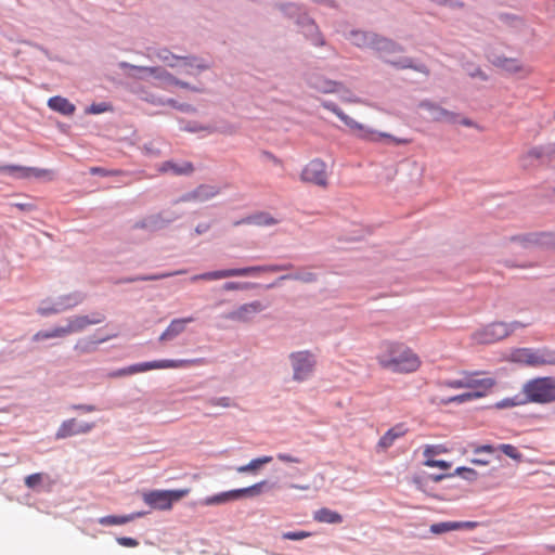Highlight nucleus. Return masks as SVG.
<instances>
[{
  "instance_id": "f257e3e1",
  "label": "nucleus",
  "mask_w": 555,
  "mask_h": 555,
  "mask_svg": "<svg viewBox=\"0 0 555 555\" xmlns=\"http://www.w3.org/2000/svg\"><path fill=\"white\" fill-rule=\"evenodd\" d=\"M375 360L380 369L393 374H412L422 366L420 356L411 347L395 340L380 343Z\"/></svg>"
},
{
  "instance_id": "f03ea898",
  "label": "nucleus",
  "mask_w": 555,
  "mask_h": 555,
  "mask_svg": "<svg viewBox=\"0 0 555 555\" xmlns=\"http://www.w3.org/2000/svg\"><path fill=\"white\" fill-rule=\"evenodd\" d=\"M530 325V322H502L495 321L489 323L478 330H476L472 334V340L476 344L480 345H490L496 341H500L509 335H512L515 331L519 328H525Z\"/></svg>"
},
{
  "instance_id": "7ed1b4c3",
  "label": "nucleus",
  "mask_w": 555,
  "mask_h": 555,
  "mask_svg": "<svg viewBox=\"0 0 555 555\" xmlns=\"http://www.w3.org/2000/svg\"><path fill=\"white\" fill-rule=\"evenodd\" d=\"M291 269H293L292 263L264 264V266L235 268V269H224V270L210 271V272H205L202 274L193 275L191 278V282H196L199 280L216 281V280L233 278V276H249V275H257V274L267 273V272L286 271V270H291Z\"/></svg>"
},
{
  "instance_id": "20e7f679",
  "label": "nucleus",
  "mask_w": 555,
  "mask_h": 555,
  "mask_svg": "<svg viewBox=\"0 0 555 555\" xmlns=\"http://www.w3.org/2000/svg\"><path fill=\"white\" fill-rule=\"evenodd\" d=\"M323 106L333 112L349 129L360 139L377 142L383 138L390 139L395 144H409L411 142L410 139H403V138H393L388 133L385 132H377L375 130H372L367 128L366 126L357 122L354 119L346 115L340 108H338L334 103L332 102H324Z\"/></svg>"
},
{
  "instance_id": "39448f33",
  "label": "nucleus",
  "mask_w": 555,
  "mask_h": 555,
  "mask_svg": "<svg viewBox=\"0 0 555 555\" xmlns=\"http://www.w3.org/2000/svg\"><path fill=\"white\" fill-rule=\"evenodd\" d=\"M509 360L514 363L541 367L555 365V350L542 348H516L511 351Z\"/></svg>"
},
{
  "instance_id": "423d86ee",
  "label": "nucleus",
  "mask_w": 555,
  "mask_h": 555,
  "mask_svg": "<svg viewBox=\"0 0 555 555\" xmlns=\"http://www.w3.org/2000/svg\"><path fill=\"white\" fill-rule=\"evenodd\" d=\"M522 392L529 402L540 404L555 402V376L532 378L524 385Z\"/></svg>"
},
{
  "instance_id": "0eeeda50",
  "label": "nucleus",
  "mask_w": 555,
  "mask_h": 555,
  "mask_svg": "<svg viewBox=\"0 0 555 555\" xmlns=\"http://www.w3.org/2000/svg\"><path fill=\"white\" fill-rule=\"evenodd\" d=\"M191 490L189 488L177 489V490H153L143 493V501L155 509L168 511L172 507V504L184 496H186Z\"/></svg>"
},
{
  "instance_id": "6e6552de",
  "label": "nucleus",
  "mask_w": 555,
  "mask_h": 555,
  "mask_svg": "<svg viewBox=\"0 0 555 555\" xmlns=\"http://www.w3.org/2000/svg\"><path fill=\"white\" fill-rule=\"evenodd\" d=\"M203 363V359L156 360L130 365L129 372H133V374H137L151 370L185 369L190 366L201 365Z\"/></svg>"
},
{
  "instance_id": "1a4fd4ad",
  "label": "nucleus",
  "mask_w": 555,
  "mask_h": 555,
  "mask_svg": "<svg viewBox=\"0 0 555 555\" xmlns=\"http://www.w3.org/2000/svg\"><path fill=\"white\" fill-rule=\"evenodd\" d=\"M293 367V378L296 382L308 379L315 366L314 356L310 351H297L289 356Z\"/></svg>"
},
{
  "instance_id": "9d476101",
  "label": "nucleus",
  "mask_w": 555,
  "mask_h": 555,
  "mask_svg": "<svg viewBox=\"0 0 555 555\" xmlns=\"http://www.w3.org/2000/svg\"><path fill=\"white\" fill-rule=\"evenodd\" d=\"M264 485H266V481L263 480V481L257 482L247 488L230 490V491H225V492H222V493H219L216 495H211V496L206 498L203 501V504L206 506L219 505V504L227 503L229 501L237 500V499H240L242 496H246V495L255 496V495H258L261 493L262 487Z\"/></svg>"
},
{
  "instance_id": "9b49d317",
  "label": "nucleus",
  "mask_w": 555,
  "mask_h": 555,
  "mask_svg": "<svg viewBox=\"0 0 555 555\" xmlns=\"http://www.w3.org/2000/svg\"><path fill=\"white\" fill-rule=\"evenodd\" d=\"M300 180L320 188L328 185V173L326 164L320 159H313L308 163L301 173Z\"/></svg>"
},
{
  "instance_id": "f8f14e48",
  "label": "nucleus",
  "mask_w": 555,
  "mask_h": 555,
  "mask_svg": "<svg viewBox=\"0 0 555 555\" xmlns=\"http://www.w3.org/2000/svg\"><path fill=\"white\" fill-rule=\"evenodd\" d=\"M351 39L353 44L360 47V48H374L376 50L383 51V50H395L396 46L385 39L379 38L375 34L364 33V31H353L351 33Z\"/></svg>"
},
{
  "instance_id": "ddd939ff",
  "label": "nucleus",
  "mask_w": 555,
  "mask_h": 555,
  "mask_svg": "<svg viewBox=\"0 0 555 555\" xmlns=\"http://www.w3.org/2000/svg\"><path fill=\"white\" fill-rule=\"evenodd\" d=\"M480 372L464 371L465 388L473 389V396L477 398L485 397L495 385L491 377L479 378Z\"/></svg>"
},
{
  "instance_id": "4468645a",
  "label": "nucleus",
  "mask_w": 555,
  "mask_h": 555,
  "mask_svg": "<svg viewBox=\"0 0 555 555\" xmlns=\"http://www.w3.org/2000/svg\"><path fill=\"white\" fill-rule=\"evenodd\" d=\"M104 320V315L102 313H93L91 315H75L67 320V325L65 326L66 334L79 333L86 330L90 325H95L101 323Z\"/></svg>"
},
{
  "instance_id": "2eb2a0df",
  "label": "nucleus",
  "mask_w": 555,
  "mask_h": 555,
  "mask_svg": "<svg viewBox=\"0 0 555 555\" xmlns=\"http://www.w3.org/2000/svg\"><path fill=\"white\" fill-rule=\"evenodd\" d=\"M130 67L155 76L157 79L160 80V86L163 88H166L168 86H179L181 88L191 89L193 91H197V92L201 91L199 89L191 87L188 82H183V81L175 78L169 73L160 70L157 67H138V66H132V65Z\"/></svg>"
},
{
  "instance_id": "dca6fc26",
  "label": "nucleus",
  "mask_w": 555,
  "mask_h": 555,
  "mask_svg": "<svg viewBox=\"0 0 555 555\" xmlns=\"http://www.w3.org/2000/svg\"><path fill=\"white\" fill-rule=\"evenodd\" d=\"M94 424L92 423H78L76 418L66 420L60 425L55 438L65 439L74 435L87 434L92 430Z\"/></svg>"
},
{
  "instance_id": "f3484780",
  "label": "nucleus",
  "mask_w": 555,
  "mask_h": 555,
  "mask_svg": "<svg viewBox=\"0 0 555 555\" xmlns=\"http://www.w3.org/2000/svg\"><path fill=\"white\" fill-rule=\"evenodd\" d=\"M494 64L508 74H519L521 77H527L532 73L528 65L522 64L517 59L498 57Z\"/></svg>"
},
{
  "instance_id": "a211bd4d",
  "label": "nucleus",
  "mask_w": 555,
  "mask_h": 555,
  "mask_svg": "<svg viewBox=\"0 0 555 555\" xmlns=\"http://www.w3.org/2000/svg\"><path fill=\"white\" fill-rule=\"evenodd\" d=\"M263 310V306L260 301H253L249 304H245L237 308L236 310L230 312L227 318L241 322H248L251 318L258 312Z\"/></svg>"
},
{
  "instance_id": "6ab92c4d",
  "label": "nucleus",
  "mask_w": 555,
  "mask_h": 555,
  "mask_svg": "<svg viewBox=\"0 0 555 555\" xmlns=\"http://www.w3.org/2000/svg\"><path fill=\"white\" fill-rule=\"evenodd\" d=\"M193 317L188 318H181V319H173L167 328L159 336L160 341H168L176 338L178 335L183 333L185 331V326L188 323L194 322Z\"/></svg>"
},
{
  "instance_id": "aec40b11",
  "label": "nucleus",
  "mask_w": 555,
  "mask_h": 555,
  "mask_svg": "<svg viewBox=\"0 0 555 555\" xmlns=\"http://www.w3.org/2000/svg\"><path fill=\"white\" fill-rule=\"evenodd\" d=\"M116 336H117V334L107 335V336H103L100 338H94V337L80 338L75 344L74 349L78 354L91 353L96 350V348L100 344L105 343L112 338H115Z\"/></svg>"
},
{
  "instance_id": "412c9836",
  "label": "nucleus",
  "mask_w": 555,
  "mask_h": 555,
  "mask_svg": "<svg viewBox=\"0 0 555 555\" xmlns=\"http://www.w3.org/2000/svg\"><path fill=\"white\" fill-rule=\"evenodd\" d=\"M406 433V429L404 427L403 424H397L396 426L391 427L390 429H388L379 439L377 446L383 449V450H386L388 448H390L395 441L404 436Z\"/></svg>"
},
{
  "instance_id": "4be33fe9",
  "label": "nucleus",
  "mask_w": 555,
  "mask_h": 555,
  "mask_svg": "<svg viewBox=\"0 0 555 555\" xmlns=\"http://www.w3.org/2000/svg\"><path fill=\"white\" fill-rule=\"evenodd\" d=\"M48 106L62 115L72 116L76 107L73 103H70L66 98L56 95L52 96L48 100Z\"/></svg>"
},
{
  "instance_id": "5701e85b",
  "label": "nucleus",
  "mask_w": 555,
  "mask_h": 555,
  "mask_svg": "<svg viewBox=\"0 0 555 555\" xmlns=\"http://www.w3.org/2000/svg\"><path fill=\"white\" fill-rule=\"evenodd\" d=\"M422 107L428 109L433 114V119L437 121H449V122H455L456 121V115L452 112H449L440 106H437L435 104L424 102L421 104Z\"/></svg>"
},
{
  "instance_id": "b1692460",
  "label": "nucleus",
  "mask_w": 555,
  "mask_h": 555,
  "mask_svg": "<svg viewBox=\"0 0 555 555\" xmlns=\"http://www.w3.org/2000/svg\"><path fill=\"white\" fill-rule=\"evenodd\" d=\"M550 235L545 233L540 234H527L522 236H513L511 238L512 242H516L521 244L525 247L533 246V245H546L548 242Z\"/></svg>"
},
{
  "instance_id": "393cba45",
  "label": "nucleus",
  "mask_w": 555,
  "mask_h": 555,
  "mask_svg": "<svg viewBox=\"0 0 555 555\" xmlns=\"http://www.w3.org/2000/svg\"><path fill=\"white\" fill-rule=\"evenodd\" d=\"M144 513H132L129 515H109L104 516L99 519V524L103 526H118V525H125L127 522H130L134 520L135 518H139L143 516Z\"/></svg>"
},
{
  "instance_id": "a878e982",
  "label": "nucleus",
  "mask_w": 555,
  "mask_h": 555,
  "mask_svg": "<svg viewBox=\"0 0 555 555\" xmlns=\"http://www.w3.org/2000/svg\"><path fill=\"white\" fill-rule=\"evenodd\" d=\"M313 519L321 524H340L343 521V516L335 511L322 507L314 512Z\"/></svg>"
},
{
  "instance_id": "bb28decb",
  "label": "nucleus",
  "mask_w": 555,
  "mask_h": 555,
  "mask_svg": "<svg viewBox=\"0 0 555 555\" xmlns=\"http://www.w3.org/2000/svg\"><path fill=\"white\" fill-rule=\"evenodd\" d=\"M160 171L162 172H172L177 176H182V175H190L194 171V167L192 165V163L190 162H183L181 164H176V163H172V162H166L162 165L160 167Z\"/></svg>"
},
{
  "instance_id": "cd10ccee",
  "label": "nucleus",
  "mask_w": 555,
  "mask_h": 555,
  "mask_svg": "<svg viewBox=\"0 0 555 555\" xmlns=\"http://www.w3.org/2000/svg\"><path fill=\"white\" fill-rule=\"evenodd\" d=\"M272 456L264 455L261 457H257L251 460L248 464L242 465L236 467V472L240 474H246V473H256L259 470L263 465L269 464L272 462Z\"/></svg>"
},
{
  "instance_id": "c85d7f7f",
  "label": "nucleus",
  "mask_w": 555,
  "mask_h": 555,
  "mask_svg": "<svg viewBox=\"0 0 555 555\" xmlns=\"http://www.w3.org/2000/svg\"><path fill=\"white\" fill-rule=\"evenodd\" d=\"M311 86L317 91L322 92V93H335V92H339V90H340L339 83L332 81V80L322 79V78H315L313 81H311Z\"/></svg>"
},
{
  "instance_id": "c756f323",
  "label": "nucleus",
  "mask_w": 555,
  "mask_h": 555,
  "mask_svg": "<svg viewBox=\"0 0 555 555\" xmlns=\"http://www.w3.org/2000/svg\"><path fill=\"white\" fill-rule=\"evenodd\" d=\"M82 298L79 294H68L61 296L56 301V306L60 309V312L66 311L79 305Z\"/></svg>"
},
{
  "instance_id": "7c9ffc66",
  "label": "nucleus",
  "mask_w": 555,
  "mask_h": 555,
  "mask_svg": "<svg viewBox=\"0 0 555 555\" xmlns=\"http://www.w3.org/2000/svg\"><path fill=\"white\" fill-rule=\"evenodd\" d=\"M219 188L214 185L202 184L195 189V197L198 202H206L218 195Z\"/></svg>"
},
{
  "instance_id": "2f4dec72",
  "label": "nucleus",
  "mask_w": 555,
  "mask_h": 555,
  "mask_svg": "<svg viewBox=\"0 0 555 555\" xmlns=\"http://www.w3.org/2000/svg\"><path fill=\"white\" fill-rule=\"evenodd\" d=\"M67 336L65 326H57L50 331H39L33 336V340L39 341L50 338L65 337Z\"/></svg>"
},
{
  "instance_id": "473e14b6",
  "label": "nucleus",
  "mask_w": 555,
  "mask_h": 555,
  "mask_svg": "<svg viewBox=\"0 0 555 555\" xmlns=\"http://www.w3.org/2000/svg\"><path fill=\"white\" fill-rule=\"evenodd\" d=\"M142 99H143L145 102L151 103V104H153V105H166V104H168V105H171V106H173V107H177V108H179V109H181V111H185V109H188V108H189V106H188V105H183V104L178 105V104H177V102H176L175 100H172V99H169V100H163V99H160V98H158V96H156V95L149 94V93H144V96H143Z\"/></svg>"
},
{
  "instance_id": "72a5a7b5",
  "label": "nucleus",
  "mask_w": 555,
  "mask_h": 555,
  "mask_svg": "<svg viewBox=\"0 0 555 555\" xmlns=\"http://www.w3.org/2000/svg\"><path fill=\"white\" fill-rule=\"evenodd\" d=\"M25 179L28 178H37V179H46L52 180L54 177V172L50 169H40L35 167H26V175H24Z\"/></svg>"
},
{
  "instance_id": "f704fd0d",
  "label": "nucleus",
  "mask_w": 555,
  "mask_h": 555,
  "mask_svg": "<svg viewBox=\"0 0 555 555\" xmlns=\"http://www.w3.org/2000/svg\"><path fill=\"white\" fill-rule=\"evenodd\" d=\"M0 173H8L18 179H25L26 167L20 165H0Z\"/></svg>"
},
{
  "instance_id": "c9c22d12",
  "label": "nucleus",
  "mask_w": 555,
  "mask_h": 555,
  "mask_svg": "<svg viewBox=\"0 0 555 555\" xmlns=\"http://www.w3.org/2000/svg\"><path fill=\"white\" fill-rule=\"evenodd\" d=\"M185 272H186L185 270H178V271H173V272H165V273H159V274L132 278V279H129L127 281L128 282L157 281V280H163V279L170 278V276L178 275V274H183Z\"/></svg>"
},
{
  "instance_id": "e433bc0d",
  "label": "nucleus",
  "mask_w": 555,
  "mask_h": 555,
  "mask_svg": "<svg viewBox=\"0 0 555 555\" xmlns=\"http://www.w3.org/2000/svg\"><path fill=\"white\" fill-rule=\"evenodd\" d=\"M429 530L434 534H442L449 531H455V521H442L433 524Z\"/></svg>"
},
{
  "instance_id": "4c0bfd02",
  "label": "nucleus",
  "mask_w": 555,
  "mask_h": 555,
  "mask_svg": "<svg viewBox=\"0 0 555 555\" xmlns=\"http://www.w3.org/2000/svg\"><path fill=\"white\" fill-rule=\"evenodd\" d=\"M280 280H296L305 283H311L317 281V275L313 272H304L296 274H287L280 278Z\"/></svg>"
},
{
  "instance_id": "58836bf2",
  "label": "nucleus",
  "mask_w": 555,
  "mask_h": 555,
  "mask_svg": "<svg viewBox=\"0 0 555 555\" xmlns=\"http://www.w3.org/2000/svg\"><path fill=\"white\" fill-rule=\"evenodd\" d=\"M500 451H502L506 456L515 460V461H521L522 454L518 451V449L508 443H503L498 447Z\"/></svg>"
},
{
  "instance_id": "ea45409f",
  "label": "nucleus",
  "mask_w": 555,
  "mask_h": 555,
  "mask_svg": "<svg viewBox=\"0 0 555 555\" xmlns=\"http://www.w3.org/2000/svg\"><path fill=\"white\" fill-rule=\"evenodd\" d=\"M441 384H442V386H444L447 388H452V389L465 388L464 372L460 373V376L457 378L446 379Z\"/></svg>"
},
{
  "instance_id": "a19ab883",
  "label": "nucleus",
  "mask_w": 555,
  "mask_h": 555,
  "mask_svg": "<svg viewBox=\"0 0 555 555\" xmlns=\"http://www.w3.org/2000/svg\"><path fill=\"white\" fill-rule=\"evenodd\" d=\"M442 452H446V449L442 448L441 446L427 444L424 448L423 454L426 460H434L435 455L440 454Z\"/></svg>"
},
{
  "instance_id": "79ce46f5",
  "label": "nucleus",
  "mask_w": 555,
  "mask_h": 555,
  "mask_svg": "<svg viewBox=\"0 0 555 555\" xmlns=\"http://www.w3.org/2000/svg\"><path fill=\"white\" fill-rule=\"evenodd\" d=\"M37 311L40 315L43 317L60 313V309L55 302L52 305H46V302H42V305L38 308Z\"/></svg>"
},
{
  "instance_id": "37998d69",
  "label": "nucleus",
  "mask_w": 555,
  "mask_h": 555,
  "mask_svg": "<svg viewBox=\"0 0 555 555\" xmlns=\"http://www.w3.org/2000/svg\"><path fill=\"white\" fill-rule=\"evenodd\" d=\"M311 537V532L308 531H295L284 532L282 538L285 540L298 541Z\"/></svg>"
},
{
  "instance_id": "c03bdc74",
  "label": "nucleus",
  "mask_w": 555,
  "mask_h": 555,
  "mask_svg": "<svg viewBox=\"0 0 555 555\" xmlns=\"http://www.w3.org/2000/svg\"><path fill=\"white\" fill-rule=\"evenodd\" d=\"M41 481H42V474H40V473L28 475L25 478V485L29 489H35L36 487H38L41 483Z\"/></svg>"
},
{
  "instance_id": "a18cd8bd",
  "label": "nucleus",
  "mask_w": 555,
  "mask_h": 555,
  "mask_svg": "<svg viewBox=\"0 0 555 555\" xmlns=\"http://www.w3.org/2000/svg\"><path fill=\"white\" fill-rule=\"evenodd\" d=\"M425 466L428 467H438L441 469H449L451 467V463L443 461V460H425L424 462Z\"/></svg>"
},
{
  "instance_id": "49530a36",
  "label": "nucleus",
  "mask_w": 555,
  "mask_h": 555,
  "mask_svg": "<svg viewBox=\"0 0 555 555\" xmlns=\"http://www.w3.org/2000/svg\"><path fill=\"white\" fill-rule=\"evenodd\" d=\"M454 475H461L464 478L469 479V480L476 479V477H477L476 470L468 468V467H457L455 469Z\"/></svg>"
},
{
  "instance_id": "de8ad7c7",
  "label": "nucleus",
  "mask_w": 555,
  "mask_h": 555,
  "mask_svg": "<svg viewBox=\"0 0 555 555\" xmlns=\"http://www.w3.org/2000/svg\"><path fill=\"white\" fill-rule=\"evenodd\" d=\"M208 403L212 406H223V408H229L232 405L231 399L229 397L212 398L208 401Z\"/></svg>"
},
{
  "instance_id": "09e8293b",
  "label": "nucleus",
  "mask_w": 555,
  "mask_h": 555,
  "mask_svg": "<svg viewBox=\"0 0 555 555\" xmlns=\"http://www.w3.org/2000/svg\"><path fill=\"white\" fill-rule=\"evenodd\" d=\"M117 543L125 547H135L139 545L138 540L128 537H119L116 539Z\"/></svg>"
},
{
  "instance_id": "8fccbe9b",
  "label": "nucleus",
  "mask_w": 555,
  "mask_h": 555,
  "mask_svg": "<svg viewBox=\"0 0 555 555\" xmlns=\"http://www.w3.org/2000/svg\"><path fill=\"white\" fill-rule=\"evenodd\" d=\"M478 525L477 521H455V530H474Z\"/></svg>"
},
{
  "instance_id": "3c124183",
  "label": "nucleus",
  "mask_w": 555,
  "mask_h": 555,
  "mask_svg": "<svg viewBox=\"0 0 555 555\" xmlns=\"http://www.w3.org/2000/svg\"><path fill=\"white\" fill-rule=\"evenodd\" d=\"M249 284L247 283H240V282H227L223 284L224 291H238V289H245L248 287Z\"/></svg>"
},
{
  "instance_id": "603ef678",
  "label": "nucleus",
  "mask_w": 555,
  "mask_h": 555,
  "mask_svg": "<svg viewBox=\"0 0 555 555\" xmlns=\"http://www.w3.org/2000/svg\"><path fill=\"white\" fill-rule=\"evenodd\" d=\"M106 109H107L106 105L101 103V104H92L91 106H89L87 108L86 112L89 114H101V113H104Z\"/></svg>"
},
{
  "instance_id": "864d4df0",
  "label": "nucleus",
  "mask_w": 555,
  "mask_h": 555,
  "mask_svg": "<svg viewBox=\"0 0 555 555\" xmlns=\"http://www.w3.org/2000/svg\"><path fill=\"white\" fill-rule=\"evenodd\" d=\"M476 397L473 396L472 392H467V393H462V395H459V396H455L453 398H451L448 402H465L467 400H472V399H475Z\"/></svg>"
},
{
  "instance_id": "5fc2aeb1",
  "label": "nucleus",
  "mask_w": 555,
  "mask_h": 555,
  "mask_svg": "<svg viewBox=\"0 0 555 555\" xmlns=\"http://www.w3.org/2000/svg\"><path fill=\"white\" fill-rule=\"evenodd\" d=\"M278 460L285 463H300V460L298 457L292 456L286 453H279L276 455Z\"/></svg>"
},
{
  "instance_id": "6e6d98bb",
  "label": "nucleus",
  "mask_w": 555,
  "mask_h": 555,
  "mask_svg": "<svg viewBox=\"0 0 555 555\" xmlns=\"http://www.w3.org/2000/svg\"><path fill=\"white\" fill-rule=\"evenodd\" d=\"M177 202H198L197 197H195V190L183 194Z\"/></svg>"
},
{
  "instance_id": "4d7b16f0",
  "label": "nucleus",
  "mask_w": 555,
  "mask_h": 555,
  "mask_svg": "<svg viewBox=\"0 0 555 555\" xmlns=\"http://www.w3.org/2000/svg\"><path fill=\"white\" fill-rule=\"evenodd\" d=\"M474 452L475 453H493L494 452V448L491 446V444H483V446H478L474 449Z\"/></svg>"
},
{
  "instance_id": "13d9d810",
  "label": "nucleus",
  "mask_w": 555,
  "mask_h": 555,
  "mask_svg": "<svg viewBox=\"0 0 555 555\" xmlns=\"http://www.w3.org/2000/svg\"><path fill=\"white\" fill-rule=\"evenodd\" d=\"M13 206L22 211H31L35 209V206L30 203H15Z\"/></svg>"
},
{
  "instance_id": "bf43d9fd",
  "label": "nucleus",
  "mask_w": 555,
  "mask_h": 555,
  "mask_svg": "<svg viewBox=\"0 0 555 555\" xmlns=\"http://www.w3.org/2000/svg\"><path fill=\"white\" fill-rule=\"evenodd\" d=\"M129 370H130V366L120 369V370L112 373L111 376L112 377H119V376H125V375H132L133 372H129Z\"/></svg>"
},
{
  "instance_id": "052dcab7",
  "label": "nucleus",
  "mask_w": 555,
  "mask_h": 555,
  "mask_svg": "<svg viewBox=\"0 0 555 555\" xmlns=\"http://www.w3.org/2000/svg\"><path fill=\"white\" fill-rule=\"evenodd\" d=\"M75 409L87 413L95 411V406L90 404H79L76 405Z\"/></svg>"
},
{
  "instance_id": "680f3d73",
  "label": "nucleus",
  "mask_w": 555,
  "mask_h": 555,
  "mask_svg": "<svg viewBox=\"0 0 555 555\" xmlns=\"http://www.w3.org/2000/svg\"><path fill=\"white\" fill-rule=\"evenodd\" d=\"M156 219L157 217L156 216H153V217H150L147 220L141 222V223H138L137 227H140V228H147L152 224H155L156 223Z\"/></svg>"
},
{
  "instance_id": "e2e57ef3",
  "label": "nucleus",
  "mask_w": 555,
  "mask_h": 555,
  "mask_svg": "<svg viewBox=\"0 0 555 555\" xmlns=\"http://www.w3.org/2000/svg\"><path fill=\"white\" fill-rule=\"evenodd\" d=\"M541 156H542V151L538 147L530 150L527 154V157H530V158H540Z\"/></svg>"
},
{
  "instance_id": "0e129e2a",
  "label": "nucleus",
  "mask_w": 555,
  "mask_h": 555,
  "mask_svg": "<svg viewBox=\"0 0 555 555\" xmlns=\"http://www.w3.org/2000/svg\"><path fill=\"white\" fill-rule=\"evenodd\" d=\"M90 172H91L92 175H101V176H106V175H108V173H109L108 171H106V170H105L104 168H102V167H92V168L90 169Z\"/></svg>"
},
{
  "instance_id": "69168bd1",
  "label": "nucleus",
  "mask_w": 555,
  "mask_h": 555,
  "mask_svg": "<svg viewBox=\"0 0 555 555\" xmlns=\"http://www.w3.org/2000/svg\"><path fill=\"white\" fill-rule=\"evenodd\" d=\"M453 474H440V475H431L430 479L435 482H439L444 478L451 477Z\"/></svg>"
},
{
  "instance_id": "338daca9",
  "label": "nucleus",
  "mask_w": 555,
  "mask_h": 555,
  "mask_svg": "<svg viewBox=\"0 0 555 555\" xmlns=\"http://www.w3.org/2000/svg\"><path fill=\"white\" fill-rule=\"evenodd\" d=\"M288 487L292 488V489H298V490H304V491L310 489L309 485H295V483H292Z\"/></svg>"
},
{
  "instance_id": "774afa93",
  "label": "nucleus",
  "mask_w": 555,
  "mask_h": 555,
  "mask_svg": "<svg viewBox=\"0 0 555 555\" xmlns=\"http://www.w3.org/2000/svg\"><path fill=\"white\" fill-rule=\"evenodd\" d=\"M460 122L465 127H475L474 121L468 118H463Z\"/></svg>"
}]
</instances>
